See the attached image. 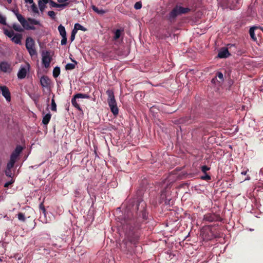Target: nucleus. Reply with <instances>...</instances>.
I'll return each instance as SVG.
<instances>
[{
	"label": "nucleus",
	"mask_w": 263,
	"mask_h": 263,
	"mask_svg": "<svg viewBox=\"0 0 263 263\" xmlns=\"http://www.w3.org/2000/svg\"><path fill=\"white\" fill-rule=\"evenodd\" d=\"M106 94L108 96L107 103L110 110L113 115L116 116L119 114V109L115 98L114 91L112 90H107L106 91Z\"/></svg>",
	"instance_id": "f03ea898"
},
{
	"label": "nucleus",
	"mask_w": 263,
	"mask_h": 263,
	"mask_svg": "<svg viewBox=\"0 0 263 263\" xmlns=\"http://www.w3.org/2000/svg\"><path fill=\"white\" fill-rule=\"evenodd\" d=\"M48 14L52 19H55V13L53 11H49Z\"/></svg>",
	"instance_id": "a18cd8bd"
},
{
	"label": "nucleus",
	"mask_w": 263,
	"mask_h": 263,
	"mask_svg": "<svg viewBox=\"0 0 263 263\" xmlns=\"http://www.w3.org/2000/svg\"><path fill=\"white\" fill-rule=\"evenodd\" d=\"M60 68L59 67L57 66L54 68L53 70V77L55 78H57L60 74Z\"/></svg>",
	"instance_id": "393cba45"
},
{
	"label": "nucleus",
	"mask_w": 263,
	"mask_h": 263,
	"mask_svg": "<svg viewBox=\"0 0 263 263\" xmlns=\"http://www.w3.org/2000/svg\"><path fill=\"white\" fill-rule=\"evenodd\" d=\"M250 179V177H247V178L245 179V180H249Z\"/></svg>",
	"instance_id": "e2e57ef3"
},
{
	"label": "nucleus",
	"mask_w": 263,
	"mask_h": 263,
	"mask_svg": "<svg viewBox=\"0 0 263 263\" xmlns=\"http://www.w3.org/2000/svg\"><path fill=\"white\" fill-rule=\"evenodd\" d=\"M228 46H229V47L230 48L232 47H235V45L234 44H229Z\"/></svg>",
	"instance_id": "13d9d810"
},
{
	"label": "nucleus",
	"mask_w": 263,
	"mask_h": 263,
	"mask_svg": "<svg viewBox=\"0 0 263 263\" xmlns=\"http://www.w3.org/2000/svg\"><path fill=\"white\" fill-rule=\"evenodd\" d=\"M178 7V10H179V12L182 14H185L189 13L191 11V9L188 7H183L179 5H176Z\"/></svg>",
	"instance_id": "2eb2a0df"
},
{
	"label": "nucleus",
	"mask_w": 263,
	"mask_h": 263,
	"mask_svg": "<svg viewBox=\"0 0 263 263\" xmlns=\"http://www.w3.org/2000/svg\"><path fill=\"white\" fill-rule=\"evenodd\" d=\"M18 157V156H17V155H15V154H14L13 153H12L11 156H10V160H13V161L16 162Z\"/></svg>",
	"instance_id": "49530a36"
},
{
	"label": "nucleus",
	"mask_w": 263,
	"mask_h": 263,
	"mask_svg": "<svg viewBox=\"0 0 263 263\" xmlns=\"http://www.w3.org/2000/svg\"><path fill=\"white\" fill-rule=\"evenodd\" d=\"M15 163V161L10 160L9 162L7 163V168L8 169H11L12 167H13Z\"/></svg>",
	"instance_id": "c9c22d12"
},
{
	"label": "nucleus",
	"mask_w": 263,
	"mask_h": 263,
	"mask_svg": "<svg viewBox=\"0 0 263 263\" xmlns=\"http://www.w3.org/2000/svg\"><path fill=\"white\" fill-rule=\"evenodd\" d=\"M29 70V65H27V67H21L17 73L18 78L20 79H24L26 77L27 73Z\"/></svg>",
	"instance_id": "9b49d317"
},
{
	"label": "nucleus",
	"mask_w": 263,
	"mask_h": 263,
	"mask_svg": "<svg viewBox=\"0 0 263 263\" xmlns=\"http://www.w3.org/2000/svg\"><path fill=\"white\" fill-rule=\"evenodd\" d=\"M48 3L50 4V5L51 6V7H55V8H60V7H65L68 5V3L59 4H57L55 2H53L52 0H49Z\"/></svg>",
	"instance_id": "f3484780"
},
{
	"label": "nucleus",
	"mask_w": 263,
	"mask_h": 263,
	"mask_svg": "<svg viewBox=\"0 0 263 263\" xmlns=\"http://www.w3.org/2000/svg\"><path fill=\"white\" fill-rule=\"evenodd\" d=\"M40 83L42 87L48 88L50 86V80L47 76H43L41 78Z\"/></svg>",
	"instance_id": "ddd939ff"
},
{
	"label": "nucleus",
	"mask_w": 263,
	"mask_h": 263,
	"mask_svg": "<svg viewBox=\"0 0 263 263\" xmlns=\"http://www.w3.org/2000/svg\"><path fill=\"white\" fill-rule=\"evenodd\" d=\"M41 1L45 4H47V3H48L49 0H41Z\"/></svg>",
	"instance_id": "4d7b16f0"
},
{
	"label": "nucleus",
	"mask_w": 263,
	"mask_h": 263,
	"mask_svg": "<svg viewBox=\"0 0 263 263\" xmlns=\"http://www.w3.org/2000/svg\"><path fill=\"white\" fill-rule=\"evenodd\" d=\"M230 55L228 48H221L218 51L217 57L220 59L227 58Z\"/></svg>",
	"instance_id": "9d476101"
},
{
	"label": "nucleus",
	"mask_w": 263,
	"mask_h": 263,
	"mask_svg": "<svg viewBox=\"0 0 263 263\" xmlns=\"http://www.w3.org/2000/svg\"><path fill=\"white\" fill-rule=\"evenodd\" d=\"M77 33V31H76V29H73L72 30L70 38L71 42H72L74 40L75 35Z\"/></svg>",
	"instance_id": "4c0bfd02"
},
{
	"label": "nucleus",
	"mask_w": 263,
	"mask_h": 263,
	"mask_svg": "<svg viewBox=\"0 0 263 263\" xmlns=\"http://www.w3.org/2000/svg\"><path fill=\"white\" fill-rule=\"evenodd\" d=\"M199 236L203 240L208 241L217 237H220L217 231H200Z\"/></svg>",
	"instance_id": "20e7f679"
},
{
	"label": "nucleus",
	"mask_w": 263,
	"mask_h": 263,
	"mask_svg": "<svg viewBox=\"0 0 263 263\" xmlns=\"http://www.w3.org/2000/svg\"><path fill=\"white\" fill-rule=\"evenodd\" d=\"M0 90H1L2 95L5 97L6 101H10L11 94L9 88L6 86H0Z\"/></svg>",
	"instance_id": "1a4fd4ad"
},
{
	"label": "nucleus",
	"mask_w": 263,
	"mask_h": 263,
	"mask_svg": "<svg viewBox=\"0 0 263 263\" xmlns=\"http://www.w3.org/2000/svg\"><path fill=\"white\" fill-rule=\"evenodd\" d=\"M258 26H253L250 28L249 33L251 39L254 41L256 40V37L255 36L254 31L255 30L258 29Z\"/></svg>",
	"instance_id": "a211bd4d"
},
{
	"label": "nucleus",
	"mask_w": 263,
	"mask_h": 263,
	"mask_svg": "<svg viewBox=\"0 0 263 263\" xmlns=\"http://www.w3.org/2000/svg\"><path fill=\"white\" fill-rule=\"evenodd\" d=\"M73 29H76L77 31H78V30H79L84 31L86 30V29L85 28H84L83 26H82L81 25H80L79 23H77L74 25Z\"/></svg>",
	"instance_id": "c85d7f7f"
},
{
	"label": "nucleus",
	"mask_w": 263,
	"mask_h": 263,
	"mask_svg": "<svg viewBox=\"0 0 263 263\" xmlns=\"http://www.w3.org/2000/svg\"><path fill=\"white\" fill-rule=\"evenodd\" d=\"M228 5H230L231 8H233L235 4L238 3L239 0H227Z\"/></svg>",
	"instance_id": "473e14b6"
},
{
	"label": "nucleus",
	"mask_w": 263,
	"mask_h": 263,
	"mask_svg": "<svg viewBox=\"0 0 263 263\" xmlns=\"http://www.w3.org/2000/svg\"><path fill=\"white\" fill-rule=\"evenodd\" d=\"M77 99L75 98L74 96H73L71 99V103L72 105L77 109H78L79 110H81V108L79 104L77 103Z\"/></svg>",
	"instance_id": "412c9836"
},
{
	"label": "nucleus",
	"mask_w": 263,
	"mask_h": 263,
	"mask_svg": "<svg viewBox=\"0 0 263 263\" xmlns=\"http://www.w3.org/2000/svg\"><path fill=\"white\" fill-rule=\"evenodd\" d=\"M17 217L18 220L21 221H25V214L23 213H19L17 214Z\"/></svg>",
	"instance_id": "f704fd0d"
},
{
	"label": "nucleus",
	"mask_w": 263,
	"mask_h": 263,
	"mask_svg": "<svg viewBox=\"0 0 263 263\" xmlns=\"http://www.w3.org/2000/svg\"><path fill=\"white\" fill-rule=\"evenodd\" d=\"M25 46L29 53L31 57L37 54L36 51L35 49V43L31 37H28L26 39Z\"/></svg>",
	"instance_id": "39448f33"
},
{
	"label": "nucleus",
	"mask_w": 263,
	"mask_h": 263,
	"mask_svg": "<svg viewBox=\"0 0 263 263\" xmlns=\"http://www.w3.org/2000/svg\"><path fill=\"white\" fill-rule=\"evenodd\" d=\"M74 194L76 196H78L80 194L79 192L78 191H75Z\"/></svg>",
	"instance_id": "6e6d98bb"
},
{
	"label": "nucleus",
	"mask_w": 263,
	"mask_h": 263,
	"mask_svg": "<svg viewBox=\"0 0 263 263\" xmlns=\"http://www.w3.org/2000/svg\"><path fill=\"white\" fill-rule=\"evenodd\" d=\"M51 117V115L50 113L47 114L43 118L42 123L44 125H47L49 122Z\"/></svg>",
	"instance_id": "6ab92c4d"
},
{
	"label": "nucleus",
	"mask_w": 263,
	"mask_h": 263,
	"mask_svg": "<svg viewBox=\"0 0 263 263\" xmlns=\"http://www.w3.org/2000/svg\"><path fill=\"white\" fill-rule=\"evenodd\" d=\"M54 95H53L52 98L51 99V109L52 111H57V105L54 101Z\"/></svg>",
	"instance_id": "c756f323"
},
{
	"label": "nucleus",
	"mask_w": 263,
	"mask_h": 263,
	"mask_svg": "<svg viewBox=\"0 0 263 263\" xmlns=\"http://www.w3.org/2000/svg\"><path fill=\"white\" fill-rule=\"evenodd\" d=\"M52 58L49 51L44 52L42 53V63L46 68L49 67Z\"/></svg>",
	"instance_id": "6e6552de"
},
{
	"label": "nucleus",
	"mask_w": 263,
	"mask_h": 263,
	"mask_svg": "<svg viewBox=\"0 0 263 263\" xmlns=\"http://www.w3.org/2000/svg\"><path fill=\"white\" fill-rule=\"evenodd\" d=\"M258 27H259L258 29L261 30L263 32V28L260 26H258Z\"/></svg>",
	"instance_id": "052dcab7"
},
{
	"label": "nucleus",
	"mask_w": 263,
	"mask_h": 263,
	"mask_svg": "<svg viewBox=\"0 0 263 263\" xmlns=\"http://www.w3.org/2000/svg\"><path fill=\"white\" fill-rule=\"evenodd\" d=\"M0 69L4 72H11L12 70L10 64L5 62H3L0 64Z\"/></svg>",
	"instance_id": "f8f14e48"
},
{
	"label": "nucleus",
	"mask_w": 263,
	"mask_h": 263,
	"mask_svg": "<svg viewBox=\"0 0 263 263\" xmlns=\"http://www.w3.org/2000/svg\"><path fill=\"white\" fill-rule=\"evenodd\" d=\"M23 150V147L21 145H17L12 153L19 156Z\"/></svg>",
	"instance_id": "bb28decb"
},
{
	"label": "nucleus",
	"mask_w": 263,
	"mask_h": 263,
	"mask_svg": "<svg viewBox=\"0 0 263 263\" xmlns=\"http://www.w3.org/2000/svg\"><path fill=\"white\" fill-rule=\"evenodd\" d=\"M62 39L61 42V45H66V43H67V37H66V36H62Z\"/></svg>",
	"instance_id": "09e8293b"
},
{
	"label": "nucleus",
	"mask_w": 263,
	"mask_h": 263,
	"mask_svg": "<svg viewBox=\"0 0 263 263\" xmlns=\"http://www.w3.org/2000/svg\"><path fill=\"white\" fill-rule=\"evenodd\" d=\"M181 15L179 10L178 9L177 5L172 9L170 12L167 15V19L171 23H174L176 21V18L178 15Z\"/></svg>",
	"instance_id": "423d86ee"
},
{
	"label": "nucleus",
	"mask_w": 263,
	"mask_h": 263,
	"mask_svg": "<svg viewBox=\"0 0 263 263\" xmlns=\"http://www.w3.org/2000/svg\"><path fill=\"white\" fill-rule=\"evenodd\" d=\"M0 23L3 25L6 24V18L1 14H0Z\"/></svg>",
	"instance_id": "79ce46f5"
},
{
	"label": "nucleus",
	"mask_w": 263,
	"mask_h": 263,
	"mask_svg": "<svg viewBox=\"0 0 263 263\" xmlns=\"http://www.w3.org/2000/svg\"><path fill=\"white\" fill-rule=\"evenodd\" d=\"M141 7H142V3L141 2H136L134 5V8L137 10L140 9Z\"/></svg>",
	"instance_id": "a19ab883"
},
{
	"label": "nucleus",
	"mask_w": 263,
	"mask_h": 263,
	"mask_svg": "<svg viewBox=\"0 0 263 263\" xmlns=\"http://www.w3.org/2000/svg\"><path fill=\"white\" fill-rule=\"evenodd\" d=\"M146 203L141 198L138 199L136 203V214L134 216L127 213L120 222L122 230H134V229H144L142 224L146 223L148 219V212L146 210ZM119 227V226H118Z\"/></svg>",
	"instance_id": "f257e3e1"
},
{
	"label": "nucleus",
	"mask_w": 263,
	"mask_h": 263,
	"mask_svg": "<svg viewBox=\"0 0 263 263\" xmlns=\"http://www.w3.org/2000/svg\"><path fill=\"white\" fill-rule=\"evenodd\" d=\"M13 28L17 31L18 32H22L23 31V29L20 26V25L18 24H13Z\"/></svg>",
	"instance_id": "72a5a7b5"
},
{
	"label": "nucleus",
	"mask_w": 263,
	"mask_h": 263,
	"mask_svg": "<svg viewBox=\"0 0 263 263\" xmlns=\"http://www.w3.org/2000/svg\"><path fill=\"white\" fill-rule=\"evenodd\" d=\"M13 12L15 13V15H16V14L17 13H18V10H13Z\"/></svg>",
	"instance_id": "bf43d9fd"
},
{
	"label": "nucleus",
	"mask_w": 263,
	"mask_h": 263,
	"mask_svg": "<svg viewBox=\"0 0 263 263\" xmlns=\"http://www.w3.org/2000/svg\"><path fill=\"white\" fill-rule=\"evenodd\" d=\"M216 78L217 77L220 81V82H222L224 80L222 72H218L216 73Z\"/></svg>",
	"instance_id": "58836bf2"
},
{
	"label": "nucleus",
	"mask_w": 263,
	"mask_h": 263,
	"mask_svg": "<svg viewBox=\"0 0 263 263\" xmlns=\"http://www.w3.org/2000/svg\"><path fill=\"white\" fill-rule=\"evenodd\" d=\"M210 168L206 165H203L201 167V171L204 173H206V171H209Z\"/></svg>",
	"instance_id": "de8ad7c7"
},
{
	"label": "nucleus",
	"mask_w": 263,
	"mask_h": 263,
	"mask_svg": "<svg viewBox=\"0 0 263 263\" xmlns=\"http://www.w3.org/2000/svg\"><path fill=\"white\" fill-rule=\"evenodd\" d=\"M29 28H30V29H34V28L33 27H29Z\"/></svg>",
	"instance_id": "0e129e2a"
},
{
	"label": "nucleus",
	"mask_w": 263,
	"mask_h": 263,
	"mask_svg": "<svg viewBox=\"0 0 263 263\" xmlns=\"http://www.w3.org/2000/svg\"><path fill=\"white\" fill-rule=\"evenodd\" d=\"M74 98H77V99H80V98L89 99L90 98L89 96L87 94H85V93H79L76 94L75 95H74Z\"/></svg>",
	"instance_id": "5701e85b"
},
{
	"label": "nucleus",
	"mask_w": 263,
	"mask_h": 263,
	"mask_svg": "<svg viewBox=\"0 0 263 263\" xmlns=\"http://www.w3.org/2000/svg\"><path fill=\"white\" fill-rule=\"evenodd\" d=\"M7 1L9 4H11L12 3V0H7Z\"/></svg>",
	"instance_id": "680f3d73"
},
{
	"label": "nucleus",
	"mask_w": 263,
	"mask_h": 263,
	"mask_svg": "<svg viewBox=\"0 0 263 263\" xmlns=\"http://www.w3.org/2000/svg\"><path fill=\"white\" fill-rule=\"evenodd\" d=\"M11 169H8L7 168L6 170L5 171V174L7 176L11 177L12 175V173L11 172Z\"/></svg>",
	"instance_id": "37998d69"
},
{
	"label": "nucleus",
	"mask_w": 263,
	"mask_h": 263,
	"mask_svg": "<svg viewBox=\"0 0 263 263\" xmlns=\"http://www.w3.org/2000/svg\"><path fill=\"white\" fill-rule=\"evenodd\" d=\"M181 120L182 121H180L181 123L183 122H187V123H191V121H189V120H190L191 119L187 117H185V118H183Z\"/></svg>",
	"instance_id": "8fccbe9b"
},
{
	"label": "nucleus",
	"mask_w": 263,
	"mask_h": 263,
	"mask_svg": "<svg viewBox=\"0 0 263 263\" xmlns=\"http://www.w3.org/2000/svg\"><path fill=\"white\" fill-rule=\"evenodd\" d=\"M0 261H2V259L0 258Z\"/></svg>",
	"instance_id": "69168bd1"
},
{
	"label": "nucleus",
	"mask_w": 263,
	"mask_h": 263,
	"mask_svg": "<svg viewBox=\"0 0 263 263\" xmlns=\"http://www.w3.org/2000/svg\"><path fill=\"white\" fill-rule=\"evenodd\" d=\"M26 3H28L29 4H32L33 3V0H25Z\"/></svg>",
	"instance_id": "864d4df0"
},
{
	"label": "nucleus",
	"mask_w": 263,
	"mask_h": 263,
	"mask_svg": "<svg viewBox=\"0 0 263 263\" xmlns=\"http://www.w3.org/2000/svg\"><path fill=\"white\" fill-rule=\"evenodd\" d=\"M22 39V35L21 34L17 33L12 37L11 40L13 42L15 43V44H21Z\"/></svg>",
	"instance_id": "dca6fc26"
},
{
	"label": "nucleus",
	"mask_w": 263,
	"mask_h": 263,
	"mask_svg": "<svg viewBox=\"0 0 263 263\" xmlns=\"http://www.w3.org/2000/svg\"><path fill=\"white\" fill-rule=\"evenodd\" d=\"M91 8L92 9V10L95 12H96L97 13L99 14H103L105 13V11H104V10L103 9H99L95 5H92L91 6Z\"/></svg>",
	"instance_id": "b1692460"
},
{
	"label": "nucleus",
	"mask_w": 263,
	"mask_h": 263,
	"mask_svg": "<svg viewBox=\"0 0 263 263\" xmlns=\"http://www.w3.org/2000/svg\"><path fill=\"white\" fill-rule=\"evenodd\" d=\"M31 8H32V10L33 12L36 13H39L38 9L35 4L33 3L32 4V5L31 6Z\"/></svg>",
	"instance_id": "c03bdc74"
},
{
	"label": "nucleus",
	"mask_w": 263,
	"mask_h": 263,
	"mask_svg": "<svg viewBox=\"0 0 263 263\" xmlns=\"http://www.w3.org/2000/svg\"><path fill=\"white\" fill-rule=\"evenodd\" d=\"M201 179L202 180H206V181H208V180H211V176L208 175L207 173H204V175L202 176L201 177Z\"/></svg>",
	"instance_id": "e433bc0d"
},
{
	"label": "nucleus",
	"mask_w": 263,
	"mask_h": 263,
	"mask_svg": "<svg viewBox=\"0 0 263 263\" xmlns=\"http://www.w3.org/2000/svg\"><path fill=\"white\" fill-rule=\"evenodd\" d=\"M123 31V30H121L120 29H117L114 32L115 35L113 37L114 40H117L120 38L121 34V32Z\"/></svg>",
	"instance_id": "a878e982"
},
{
	"label": "nucleus",
	"mask_w": 263,
	"mask_h": 263,
	"mask_svg": "<svg viewBox=\"0 0 263 263\" xmlns=\"http://www.w3.org/2000/svg\"><path fill=\"white\" fill-rule=\"evenodd\" d=\"M204 220L209 222L220 221L221 220V218L217 214L210 213L204 215Z\"/></svg>",
	"instance_id": "0eeeda50"
},
{
	"label": "nucleus",
	"mask_w": 263,
	"mask_h": 263,
	"mask_svg": "<svg viewBox=\"0 0 263 263\" xmlns=\"http://www.w3.org/2000/svg\"><path fill=\"white\" fill-rule=\"evenodd\" d=\"M139 236L135 231H125V239L123 242L126 243V241L134 245L136 244L139 240Z\"/></svg>",
	"instance_id": "7ed1b4c3"
},
{
	"label": "nucleus",
	"mask_w": 263,
	"mask_h": 263,
	"mask_svg": "<svg viewBox=\"0 0 263 263\" xmlns=\"http://www.w3.org/2000/svg\"><path fill=\"white\" fill-rule=\"evenodd\" d=\"M58 30L59 31L60 35L62 36H66V32L65 27L63 25H60L58 26Z\"/></svg>",
	"instance_id": "4be33fe9"
},
{
	"label": "nucleus",
	"mask_w": 263,
	"mask_h": 263,
	"mask_svg": "<svg viewBox=\"0 0 263 263\" xmlns=\"http://www.w3.org/2000/svg\"><path fill=\"white\" fill-rule=\"evenodd\" d=\"M4 34L9 37L12 38L14 36V32L13 30L5 29L4 30Z\"/></svg>",
	"instance_id": "7c9ffc66"
},
{
	"label": "nucleus",
	"mask_w": 263,
	"mask_h": 263,
	"mask_svg": "<svg viewBox=\"0 0 263 263\" xmlns=\"http://www.w3.org/2000/svg\"><path fill=\"white\" fill-rule=\"evenodd\" d=\"M16 16L18 20V21L20 22L21 25L26 28H28L27 27L28 26V23L27 22L25 18L19 13H17L16 14Z\"/></svg>",
	"instance_id": "4468645a"
},
{
	"label": "nucleus",
	"mask_w": 263,
	"mask_h": 263,
	"mask_svg": "<svg viewBox=\"0 0 263 263\" xmlns=\"http://www.w3.org/2000/svg\"><path fill=\"white\" fill-rule=\"evenodd\" d=\"M249 171L248 169H247V170L246 171H243L241 172V174L243 175H247V172Z\"/></svg>",
	"instance_id": "603ef678"
},
{
	"label": "nucleus",
	"mask_w": 263,
	"mask_h": 263,
	"mask_svg": "<svg viewBox=\"0 0 263 263\" xmlns=\"http://www.w3.org/2000/svg\"><path fill=\"white\" fill-rule=\"evenodd\" d=\"M13 183V181L11 180L10 181H8L4 184L5 187H8L11 184Z\"/></svg>",
	"instance_id": "3c124183"
},
{
	"label": "nucleus",
	"mask_w": 263,
	"mask_h": 263,
	"mask_svg": "<svg viewBox=\"0 0 263 263\" xmlns=\"http://www.w3.org/2000/svg\"><path fill=\"white\" fill-rule=\"evenodd\" d=\"M216 80H217V78H216V77H215V78H214L212 79L211 82L213 83H215Z\"/></svg>",
	"instance_id": "5fc2aeb1"
},
{
	"label": "nucleus",
	"mask_w": 263,
	"mask_h": 263,
	"mask_svg": "<svg viewBox=\"0 0 263 263\" xmlns=\"http://www.w3.org/2000/svg\"><path fill=\"white\" fill-rule=\"evenodd\" d=\"M74 63H68L65 66V69L66 70H72L75 68L76 65L77 64V62L75 60H72Z\"/></svg>",
	"instance_id": "aec40b11"
},
{
	"label": "nucleus",
	"mask_w": 263,
	"mask_h": 263,
	"mask_svg": "<svg viewBox=\"0 0 263 263\" xmlns=\"http://www.w3.org/2000/svg\"><path fill=\"white\" fill-rule=\"evenodd\" d=\"M28 20L31 24H33V25H39V22L34 18H29L28 19Z\"/></svg>",
	"instance_id": "ea45409f"
},
{
	"label": "nucleus",
	"mask_w": 263,
	"mask_h": 263,
	"mask_svg": "<svg viewBox=\"0 0 263 263\" xmlns=\"http://www.w3.org/2000/svg\"><path fill=\"white\" fill-rule=\"evenodd\" d=\"M39 208H40V213H42L44 215V216L46 217V210L45 207L44 205V203L43 202L40 203V204L39 205Z\"/></svg>",
	"instance_id": "2f4dec72"
},
{
	"label": "nucleus",
	"mask_w": 263,
	"mask_h": 263,
	"mask_svg": "<svg viewBox=\"0 0 263 263\" xmlns=\"http://www.w3.org/2000/svg\"><path fill=\"white\" fill-rule=\"evenodd\" d=\"M38 4L40 11L41 12H43L45 9L46 8V5L47 4H45L44 2H42L41 0H39L38 2Z\"/></svg>",
	"instance_id": "cd10ccee"
}]
</instances>
